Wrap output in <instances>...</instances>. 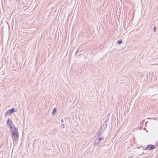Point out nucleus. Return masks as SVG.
Segmentation results:
<instances>
[{"label":"nucleus","instance_id":"1a4fd4ad","mask_svg":"<svg viewBox=\"0 0 158 158\" xmlns=\"http://www.w3.org/2000/svg\"><path fill=\"white\" fill-rule=\"evenodd\" d=\"M153 30L155 32V30H156V27H153Z\"/></svg>","mask_w":158,"mask_h":158},{"label":"nucleus","instance_id":"7ed1b4c3","mask_svg":"<svg viewBox=\"0 0 158 158\" xmlns=\"http://www.w3.org/2000/svg\"><path fill=\"white\" fill-rule=\"evenodd\" d=\"M103 139V138H100V137H99L98 138H96L95 141V142L96 143H97V144H98Z\"/></svg>","mask_w":158,"mask_h":158},{"label":"nucleus","instance_id":"6e6552de","mask_svg":"<svg viewBox=\"0 0 158 158\" xmlns=\"http://www.w3.org/2000/svg\"><path fill=\"white\" fill-rule=\"evenodd\" d=\"M122 42V40H118V41H117V43L118 44H120Z\"/></svg>","mask_w":158,"mask_h":158},{"label":"nucleus","instance_id":"9d476101","mask_svg":"<svg viewBox=\"0 0 158 158\" xmlns=\"http://www.w3.org/2000/svg\"><path fill=\"white\" fill-rule=\"evenodd\" d=\"M61 122L63 123L64 122V120H63V119H62L61 120Z\"/></svg>","mask_w":158,"mask_h":158},{"label":"nucleus","instance_id":"f257e3e1","mask_svg":"<svg viewBox=\"0 0 158 158\" xmlns=\"http://www.w3.org/2000/svg\"><path fill=\"white\" fill-rule=\"evenodd\" d=\"M10 132L12 134V138L13 140V142L15 141L17 142L18 140L19 134L18 131V129L15 127L13 126H10Z\"/></svg>","mask_w":158,"mask_h":158},{"label":"nucleus","instance_id":"20e7f679","mask_svg":"<svg viewBox=\"0 0 158 158\" xmlns=\"http://www.w3.org/2000/svg\"><path fill=\"white\" fill-rule=\"evenodd\" d=\"M148 148L149 150H152L155 148V147L152 145H149L148 146Z\"/></svg>","mask_w":158,"mask_h":158},{"label":"nucleus","instance_id":"39448f33","mask_svg":"<svg viewBox=\"0 0 158 158\" xmlns=\"http://www.w3.org/2000/svg\"><path fill=\"white\" fill-rule=\"evenodd\" d=\"M12 123L11 120H10L9 119H8L6 121V124L8 126H9Z\"/></svg>","mask_w":158,"mask_h":158},{"label":"nucleus","instance_id":"423d86ee","mask_svg":"<svg viewBox=\"0 0 158 158\" xmlns=\"http://www.w3.org/2000/svg\"><path fill=\"white\" fill-rule=\"evenodd\" d=\"M56 110V109L55 108L53 109V110H52V115H53L54 114Z\"/></svg>","mask_w":158,"mask_h":158},{"label":"nucleus","instance_id":"f03ea898","mask_svg":"<svg viewBox=\"0 0 158 158\" xmlns=\"http://www.w3.org/2000/svg\"><path fill=\"white\" fill-rule=\"evenodd\" d=\"M14 112H16V110H15V108H12L10 110H7L5 113V115L6 117L8 115L11 114L13 113Z\"/></svg>","mask_w":158,"mask_h":158},{"label":"nucleus","instance_id":"0eeeda50","mask_svg":"<svg viewBox=\"0 0 158 158\" xmlns=\"http://www.w3.org/2000/svg\"><path fill=\"white\" fill-rule=\"evenodd\" d=\"M61 126L63 128H64L65 127V123H62L61 125Z\"/></svg>","mask_w":158,"mask_h":158}]
</instances>
